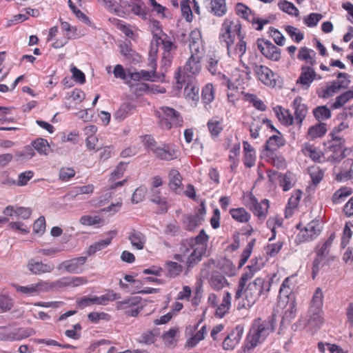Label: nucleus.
I'll use <instances>...</instances> for the list:
<instances>
[{"label": "nucleus", "mask_w": 353, "mask_h": 353, "mask_svg": "<svg viewBox=\"0 0 353 353\" xmlns=\"http://www.w3.org/2000/svg\"><path fill=\"white\" fill-rule=\"evenodd\" d=\"M284 145V139L283 138L281 134L279 132H277V134L270 137L266 141L265 150L274 152Z\"/></svg>", "instance_id": "cd10ccee"}, {"label": "nucleus", "mask_w": 353, "mask_h": 353, "mask_svg": "<svg viewBox=\"0 0 353 353\" xmlns=\"http://www.w3.org/2000/svg\"><path fill=\"white\" fill-rule=\"evenodd\" d=\"M35 156V152L30 145L26 146L23 150L15 153L16 161H28Z\"/></svg>", "instance_id": "a18cd8bd"}, {"label": "nucleus", "mask_w": 353, "mask_h": 353, "mask_svg": "<svg viewBox=\"0 0 353 353\" xmlns=\"http://www.w3.org/2000/svg\"><path fill=\"white\" fill-rule=\"evenodd\" d=\"M335 237V233H332L328 239L322 243L321 246L316 248V255L325 259L328 256Z\"/></svg>", "instance_id": "2f4dec72"}, {"label": "nucleus", "mask_w": 353, "mask_h": 353, "mask_svg": "<svg viewBox=\"0 0 353 353\" xmlns=\"http://www.w3.org/2000/svg\"><path fill=\"white\" fill-rule=\"evenodd\" d=\"M323 15L319 13H311L303 18L304 23L310 28L315 27L322 19Z\"/></svg>", "instance_id": "bf43d9fd"}, {"label": "nucleus", "mask_w": 353, "mask_h": 353, "mask_svg": "<svg viewBox=\"0 0 353 353\" xmlns=\"http://www.w3.org/2000/svg\"><path fill=\"white\" fill-rule=\"evenodd\" d=\"M182 177L179 172L172 169L169 173V187L174 191H176L182 185Z\"/></svg>", "instance_id": "4c0bfd02"}, {"label": "nucleus", "mask_w": 353, "mask_h": 353, "mask_svg": "<svg viewBox=\"0 0 353 353\" xmlns=\"http://www.w3.org/2000/svg\"><path fill=\"white\" fill-rule=\"evenodd\" d=\"M201 43V36L199 30H195L189 35V48L190 52L202 53L200 50Z\"/></svg>", "instance_id": "c85d7f7f"}, {"label": "nucleus", "mask_w": 353, "mask_h": 353, "mask_svg": "<svg viewBox=\"0 0 353 353\" xmlns=\"http://www.w3.org/2000/svg\"><path fill=\"white\" fill-rule=\"evenodd\" d=\"M186 81L187 84L184 88L185 98L188 101H192L196 103L199 99V88L193 83L191 79H186Z\"/></svg>", "instance_id": "b1692460"}, {"label": "nucleus", "mask_w": 353, "mask_h": 353, "mask_svg": "<svg viewBox=\"0 0 353 353\" xmlns=\"http://www.w3.org/2000/svg\"><path fill=\"white\" fill-rule=\"evenodd\" d=\"M208 128L213 137H217L223 130L221 122L216 119L210 120L208 122Z\"/></svg>", "instance_id": "680f3d73"}, {"label": "nucleus", "mask_w": 353, "mask_h": 353, "mask_svg": "<svg viewBox=\"0 0 353 353\" xmlns=\"http://www.w3.org/2000/svg\"><path fill=\"white\" fill-rule=\"evenodd\" d=\"M208 240V235L201 230L196 237L185 239L181 242L179 253L175 254L173 258L185 263V274L202 260L206 253Z\"/></svg>", "instance_id": "f257e3e1"}, {"label": "nucleus", "mask_w": 353, "mask_h": 353, "mask_svg": "<svg viewBox=\"0 0 353 353\" xmlns=\"http://www.w3.org/2000/svg\"><path fill=\"white\" fill-rule=\"evenodd\" d=\"M276 116L282 123L286 125H290L294 123V118L288 110L282 109L279 107V110H276Z\"/></svg>", "instance_id": "49530a36"}, {"label": "nucleus", "mask_w": 353, "mask_h": 353, "mask_svg": "<svg viewBox=\"0 0 353 353\" xmlns=\"http://www.w3.org/2000/svg\"><path fill=\"white\" fill-rule=\"evenodd\" d=\"M168 274L171 277L179 275L183 270V267L176 262L169 261L167 263Z\"/></svg>", "instance_id": "774afa93"}, {"label": "nucleus", "mask_w": 353, "mask_h": 353, "mask_svg": "<svg viewBox=\"0 0 353 353\" xmlns=\"http://www.w3.org/2000/svg\"><path fill=\"white\" fill-rule=\"evenodd\" d=\"M210 285L214 290H221L228 283L225 276L219 272H213L210 279Z\"/></svg>", "instance_id": "7c9ffc66"}, {"label": "nucleus", "mask_w": 353, "mask_h": 353, "mask_svg": "<svg viewBox=\"0 0 353 353\" xmlns=\"http://www.w3.org/2000/svg\"><path fill=\"white\" fill-rule=\"evenodd\" d=\"M257 47L268 59L277 61L281 59V50L269 41L258 39Z\"/></svg>", "instance_id": "1a4fd4ad"}, {"label": "nucleus", "mask_w": 353, "mask_h": 353, "mask_svg": "<svg viewBox=\"0 0 353 353\" xmlns=\"http://www.w3.org/2000/svg\"><path fill=\"white\" fill-rule=\"evenodd\" d=\"M279 7L281 10L290 15L298 16L299 14V10L290 1L283 0L279 3Z\"/></svg>", "instance_id": "5fc2aeb1"}, {"label": "nucleus", "mask_w": 353, "mask_h": 353, "mask_svg": "<svg viewBox=\"0 0 353 353\" xmlns=\"http://www.w3.org/2000/svg\"><path fill=\"white\" fill-rule=\"evenodd\" d=\"M121 296L114 292L113 291H109L107 294H103L101 296H97V305H105L110 301L119 299Z\"/></svg>", "instance_id": "3c124183"}, {"label": "nucleus", "mask_w": 353, "mask_h": 353, "mask_svg": "<svg viewBox=\"0 0 353 353\" xmlns=\"http://www.w3.org/2000/svg\"><path fill=\"white\" fill-rule=\"evenodd\" d=\"M249 205L254 214L260 220H264L266 218L269 208L268 200L263 199L259 203L255 196H251L249 198Z\"/></svg>", "instance_id": "2eb2a0df"}, {"label": "nucleus", "mask_w": 353, "mask_h": 353, "mask_svg": "<svg viewBox=\"0 0 353 353\" xmlns=\"http://www.w3.org/2000/svg\"><path fill=\"white\" fill-rule=\"evenodd\" d=\"M130 12L141 17L143 19H147V13L145 11L144 4L141 1V0H135L132 2Z\"/></svg>", "instance_id": "8fccbe9b"}, {"label": "nucleus", "mask_w": 353, "mask_h": 353, "mask_svg": "<svg viewBox=\"0 0 353 353\" xmlns=\"http://www.w3.org/2000/svg\"><path fill=\"white\" fill-rule=\"evenodd\" d=\"M252 68L259 79L266 85L274 86L276 84L274 72L268 67L251 63Z\"/></svg>", "instance_id": "9d476101"}, {"label": "nucleus", "mask_w": 353, "mask_h": 353, "mask_svg": "<svg viewBox=\"0 0 353 353\" xmlns=\"http://www.w3.org/2000/svg\"><path fill=\"white\" fill-rule=\"evenodd\" d=\"M31 147L40 155L47 156L50 152L51 147L48 141L43 138H38L32 142Z\"/></svg>", "instance_id": "bb28decb"}, {"label": "nucleus", "mask_w": 353, "mask_h": 353, "mask_svg": "<svg viewBox=\"0 0 353 353\" xmlns=\"http://www.w3.org/2000/svg\"><path fill=\"white\" fill-rule=\"evenodd\" d=\"M128 240L134 248L141 250L145 246L146 237L141 232L132 229L128 236Z\"/></svg>", "instance_id": "412c9836"}, {"label": "nucleus", "mask_w": 353, "mask_h": 353, "mask_svg": "<svg viewBox=\"0 0 353 353\" xmlns=\"http://www.w3.org/2000/svg\"><path fill=\"white\" fill-rule=\"evenodd\" d=\"M206 334V327L203 326L193 336L190 337L186 342L188 347H194L199 341L204 339Z\"/></svg>", "instance_id": "6e6d98bb"}, {"label": "nucleus", "mask_w": 353, "mask_h": 353, "mask_svg": "<svg viewBox=\"0 0 353 353\" xmlns=\"http://www.w3.org/2000/svg\"><path fill=\"white\" fill-rule=\"evenodd\" d=\"M12 336L8 337L9 339H11V341H20L23 339L28 338L33 334H35V330L32 329V327H26L23 328L20 327L18 329H15L14 330L12 331Z\"/></svg>", "instance_id": "473e14b6"}, {"label": "nucleus", "mask_w": 353, "mask_h": 353, "mask_svg": "<svg viewBox=\"0 0 353 353\" xmlns=\"http://www.w3.org/2000/svg\"><path fill=\"white\" fill-rule=\"evenodd\" d=\"M214 98L213 85L211 83H208L202 90L201 99L205 103H210L214 100Z\"/></svg>", "instance_id": "603ef678"}, {"label": "nucleus", "mask_w": 353, "mask_h": 353, "mask_svg": "<svg viewBox=\"0 0 353 353\" xmlns=\"http://www.w3.org/2000/svg\"><path fill=\"white\" fill-rule=\"evenodd\" d=\"M285 31L296 42L299 43L303 39V34L300 32L296 28L292 26H286L285 27Z\"/></svg>", "instance_id": "338daca9"}, {"label": "nucleus", "mask_w": 353, "mask_h": 353, "mask_svg": "<svg viewBox=\"0 0 353 353\" xmlns=\"http://www.w3.org/2000/svg\"><path fill=\"white\" fill-rule=\"evenodd\" d=\"M321 227L319 221H312L301 230L298 236L300 240L309 241L316 239L321 233Z\"/></svg>", "instance_id": "ddd939ff"}, {"label": "nucleus", "mask_w": 353, "mask_h": 353, "mask_svg": "<svg viewBox=\"0 0 353 353\" xmlns=\"http://www.w3.org/2000/svg\"><path fill=\"white\" fill-rule=\"evenodd\" d=\"M140 302V298L137 296L130 297L117 303V309L118 310H128L131 307L137 306Z\"/></svg>", "instance_id": "37998d69"}, {"label": "nucleus", "mask_w": 353, "mask_h": 353, "mask_svg": "<svg viewBox=\"0 0 353 353\" xmlns=\"http://www.w3.org/2000/svg\"><path fill=\"white\" fill-rule=\"evenodd\" d=\"M27 269L34 275H41L52 272L54 269V265L51 263H45L41 261H37L34 259L28 260Z\"/></svg>", "instance_id": "9b49d317"}, {"label": "nucleus", "mask_w": 353, "mask_h": 353, "mask_svg": "<svg viewBox=\"0 0 353 353\" xmlns=\"http://www.w3.org/2000/svg\"><path fill=\"white\" fill-rule=\"evenodd\" d=\"M301 70L300 76L296 80V84H300L303 90H307L313 81L315 80L316 73L312 66L307 65H302Z\"/></svg>", "instance_id": "4468645a"}, {"label": "nucleus", "mask_w": 353, "mask_h": 353, "mask_svg": "<svg viewBox=\"0 0 353 353\" xmlns=\"http://www.w3.org/2000/svg\"><path fill=\"white\" fill-rule=\"evenodd\" d=\"M231 303V294L227 292L223 298L221 305L216 310L215 315L219 318H222L228 311Z\"/></svg>", "instance_id": "e433bc0d"}, {"label": "nucleus", "mask_w": 353, "mask_h": 353, "mask_svg": "<svg viewBox=\"0 0 353 353\" xmlns=\"http://www.w3.org/2000/svg\"><path fill=\"white\" fill-rule=\"evenodd\" d=\"M252 264L248 265L245 271L242 274L239 281L238 287H239V292L243 289L245 285L252 282L251 279L253 278L254 274L260 270V267L256 265V259L251 261Z\"/></svg>", "instance_id": "f3484780"}, {"label": "nucleus", "mask_w": 353, "mask_h": 353, "mask_svg": "<svg viewBox=\"0 0 353 353\" xmlns=\"http://www.w3.org/2000/svg\"><path fill=\"white\" fill-rule=\"evenodd\" d=\"M241 25L239 21H234L226 19L222 24L219 39L221 42H225L226 46L234 42L235 34L240 36Z\"/></svg>", "instance_id": "423d86ee"}, {"label": "nucleus", "mask_w": 353, "mask_h": 353, "mask_svg": "<svg viewBox=\"0 0 353 353\" xmlns=\"http://www.w3.org/2000/svg\"><path fill=\"white\" fill-rule=\"evenodd\" d=\"M270 287L271 283L261 277H257L253 281L245 285L241 292H239V287H237L234 299L235 300L242 299L241 302L239 303L238 308L251 307L261 296L267 294Z\"/></svg>", "instance_id": "f03ea898"}, {"label": "nucleus", "mask_w": 353, "mask_h": 353, "mask_svg": "<svg viewBox=\"0 0 353 353\" xmlns=\"http://www.w3.org/2000/svg\"><path fill=\"white\" fill-rule=\"evenodd\" d=\"M121 53L128 59H133L136 55L132 50L130 41L123 42L119 45Z\"/></svg>", "instance_id": "052dcab7"}, {"label": "nucleus", "mask_w": 353, "mask_h": 353, "mask_svg": "<svg viewBox=\"0 0 353 353\" xmlns=\"http://www.w3.org/2000/svg\"><path fill=\"white\" fill-rule=\"evenodd\" d=\"M272 331L273 327L270 321H262L261 319L255 320L246 337L244 352L250 353L258 345L262 343Z\"/></svg>", "instance_id": "7ed1b4c3"}, {"label": "nucleus", "mask_w": 353, "mask_h": 353, "mask_svg": "<svg viewBox=\"0 0 353 353\" xmlns=\"http://www.w3.org/2000/svg\"><path fill=\"white\" fill-rule=\"evenodd\" d=\"M332 139L327 142V149L333 152H342L343 149L344 140L332 134Z\"/></svg>", "instance_id": "c03bdc74"}, {"label": "nucleus", "mask_w": 353, "mask_h": 353, "mask_svg": "<svg viewBox=\"0 0 353 353\" xmlns=\"http://www.w3.org/2000/svg\"><path fill=\"white\" fill-rule=\"evenodd\" d=\"M153 154L158 159L164 161H171L177 157V151L168 144L158 145Z\"/></svg>", "instance_id": "a211bd4d"}, {"label": "nucleus", "mask_w": 353, "mask_h": 353, "mask_svg": "<svg viewBox=\"0 0 353 353\" xmlns=\"http://www.w3.org/2000/svg\"><path fill=\"white\" fill-rule=\"evenodd\" d=\"M307 323L314 327H319L323 323L322 309L310 307L307 314Z\"/></svg>", "instance_id": "5701e85b"}, {"label": "nucleus", "mask_w": 353, "mask_h": 353, "mask_svg": "<svg viewBox=\"0 0 353 353\" xmlns=\"http://www.w3.org/2000/svg\"><path fill=\"white\" fill-rule=\"evenodd\" d=\"M97 1L105 7L110 12H114L119 17H124L126 12L130 11L132 2L119 0H97Z\"/></svg>", "instance_id": "6e6552de"}, {"label": "nucleus", "mask_w": 353, "mask_h": 353, "mask_svg": "<svg viewBox=\"0 0 353 353\" xmlns=\"http://www.w3.org/2000/svg\"><path fill=\"white\" fill-rule=\"evenodd\" d=\"M313 185L316 186L323 179V172L319 167H312L308 169Z\"/></svg>", "instance_id": "4d7b16f0"}, {"label": "nucleus", "mask_w": 353, "mask_h": 353, "mask_svg": "<svg viewBox=\"0 0 353 353\" xmlns=\"http://www.w3.org/2000/svg\"><path fill=\"white\" fill-rule=\"evenodd\" d=\"M327 132L326 125L324 123H320L311 126L307 131V136L311 139H315L323 137Z\"/></svg>", "instance_id": "c9c22d12"}, {"label": "nucleus", "mask_w": 353, "mask_h": 353, "mask_svg": "<svg viewBox=\"0 0 353 353\" xmlns=\"http://www.w3.org/2000/svg\"><path fill=\"white\" fill-rule=\"evenodd\" d=\"M86 256H79L66 260L59 263L57 268L58 270H64L68 273L77 274L81 270L82 265L86 262Z\"/></svg>", "instance_id": "f8f14e48"}, {"label": "nucleus", "mask_w": 353, "mask_h": 353, "mask_svg": "<svg viewBox=\"0 0 353 353\" xmlns=\"http://www.w3.org/2000/svg\"><path fill=\"white\" fill-rule=\"evenodd\" d=\"M112 237L108 239L100 240L94 244L91 245L88 250L89 254H93L97 251H100L104 248H105L108 245H109L111 243Z\"/></svg>", "instance_id": "864d4df0"}, {"label": "nucleus", "mask_w": 353, "mask_h": 353, "mask_svg": "<svg viewBox=\"0 0 353 353\" xmlns=\"http://www.w3.org/2000/svg\"><path fill=\"white\" fill-rule=\"evenodd\" d=\"M136 106L131 103H123L115 112L113 117L118 121H123L135 110Z\"/></svg>", "instance_id": "393cba45"}, {"label": "nucleus", "mask_w": 353, "mask_h": 353, "mask_svg": "<svg viewBox=\"0 0 353 353\" xmlns=\"http://www.w3.org/2000/svg\"><path fill=\"white\" fill-rule=\"evenodd\" d=\"M202 53L191 52V56L183 68H179V72L175 77L178 88H181L182 84L186 82V78L189 79L199 73L201 68L200 63Z\"/></svg>", "instance_id": "20e7f679"}, {"label": "nucleus", "mask_w": 353, "mask_h": 353, "mask_svg": "<svg viewBox=\"0 0 353 353\" xmlns=\"http://www.w3.org/2000/svg\"><path fill=\"white\" fill-rule=\"evenodd\" d=\"M238 39L239 41L235 45L230 43L226 46L228 54L232 59L241 58L246 52V41L244 40L243 36L240 34L238 36Z\"/></svg>", "instance_id": "dca6fc26"}, {"label": "nucleus", "mask_w": 353, "mask_h": 353, "mask_svg": "<svg viewBox=\"0 0 353 353\" xmlns=\"http://www.w3.org/2000/svg\"><path fill=\"white\" fill-rule=\"evenodd\" d=\"M236 12L239 16L250 22L256 30H261L265 25L270 23L268 19H261L255 16L248 6L241 3L236 4Z\"/></svg>", "instance_id": "0eeeda50"}, {"label": "nucleus", "mask_w": 353, "mask_h": 353, "mask_svg": "<svg viewBox=\"0 0 353 353\" xmlns=\"http://www.w3.org/2000/svg\"><path fill=\"white\" fill-rule=\"evenodd\" d=\"M230 214L234 219L241 223H246L250 218V214L243 208L232 209Z\"/></svg>", "instance_id": "a19ab883"}, {"label": "nucleus", "mask_w": 353, "mask_h": 353, "mask_svg": "<svg viewBox=\"0 0 353 353\" xmlns=\"http://www.w3.org/2000/svg\"><path fill=\"white\" fill-rule=\"evenodd\" d=\"M126 181L127 179H123L112 184L107 190L106 192L99 197V205H103L105 203L112 199L114 194V190L118 188L122 187Z\"/></svg>", "instance_id": "f704fd0d"}, {"label": "nucleus", "mask_w": 353, "mask_h": 353, "mask_svg": "<svg viewBox=\"0 0 353 353\" xmlns=\"http://www.w3.org/2000/svg\"><path fill=\"white\" fill-rule=\"evenodd\" d=\"M352 99H353V90L346 91L336 98L335 102L332 104L331 107L333 109H338Z\"/></svg>", "instance_id": "79ce46f5"}, {"label": "nucleus", "mask_w": 353, "mask_h": 353, "mask_svg": "<svg viewBox=\"0 0 353 353\" xmlns=\"http://www.w3.org/2000/svg\"><path fill=\"white\" fill-rule=\"evenodd\" d=\"M154 37H158L160 41V44L162 45V48L164 52L174 53L176 50V46L170 40H167V36L162 32L161 30L159 28L157 31H154Z\"/></svg>", "instance_id": "a878e982"}, {"label": "nucleus", "mask_w": 353, "mask_h": 353, "mask_svg": "<svg viewBox=\"0 0 353 353\" xmlns=\"http://www.w3.org/2000/svg\"><path fill=\"white\" fill-rule=\"evenodd\" d=\"M205 6L216 17H222L227 12L225 0H203Z\"/></svg>", "instance_id": "6ab92c4d"}, {"label": "nucleus", "mask_w": 353, "mask_h": 353, "mask_svg": "<svg viewBox=\"0 0 353 353\" xmlns=\"http://www.w3.org/2000/svg\"><path fill=\"white\" fill-rule=\"evenodd\" d=\"M88 319L93 323H98L101 320L105 321H109L111 316L109 314L101 312H90L88 314Z\"/></svg>", "instance_id": "13d9d810"}, {"label": "nucleus", "mask_w": 353, "mask_h": 353, "mask_svg": "<svg viewBox=\"0 0 353 353\" xmlns=\"http://www.w3.org/2000/svg\"><path fill=\"white\" fill-rule=\"evenodd\" d=\"M323 294L321 289L320 288H317L313 294L310 307L321 308L323 305Z\"/></svg>", "instance_id": "0e129e2a"}, {"label": "nucleus", "mask_w": 353, "mask_h": 353, "mask_svg": "<svg viewBox=\"0 0 353 353\" xmlns=\"http://www.w3.org/2000/svg\"><path fill=\"white\" fill-rule=\"evenodd\" d=\"M314 117L319 121L326 120L331 117L330 110L325 105L319 106L313 110Z\"/></svg>", "instance_id": "09e8293b"}, {"label": "nucleus", "mask_w": 353, "mask_h": 353, "mask_svg": "<svg viewBox=\"0 0 353 353\" xmlns=\"http://www.w3.org/2000/svg\"><path fill=\"white\" fill-rule=\"evenodd\" d=\"M302 101L303 99L300 97H296L293 101L295 122L299 125H301L307 112V106L305 104L303 103Z\"/></svg>", "instance_id": "aec40b11"}, {"label": "nucleus", "mask_w": 353, "mask_h": 353, "mask_svg": "<svg viewBox=\"0 0 353 353\" xmlns=\"http://www.w3.org/2000/svg\"><path fill=\"white\" fill-rule=\"evenodd\" d=\"M315 56V52L306 47L301 48L297 54L299 59L305 61L306 63L310 65V66H313L316 64Z\"/></svg>", "instance_id": "c756f323"}, {"label": "nucleus", "mask_w": 353, "mask_h": 353, "mask_svg": "<svg viewBox=\"0 0 353 353\" xmlns=\"http://www.w3.org/2000/svg\"><path fill=\"white\" fill-rule=\"evenodd\" d=\"M350 75L347 73L344 72H338L337 78L338 79H343L341 80L333 81L334 83L337 85L339 90L341 89H346L348 88L350 81L348 79Z\"/></svg>", "instance_id": "e2e57ef3"}, {"label": "nucleus", "mask_w": 353, "mask_h": 353, "mask_svg": "<svg viewBox=\"0 0 353 353\" xmlns=\"http://www.w3.org/2000/svg\"><path fill=\"white\" fill-rule=\"evenodd\" d=\"M203 221L200 215L184 214L182 218L183 227L186 230L192 231Z\"/></svg>", "instance_id": "4be33fe9"}, {"label": "nucleus", "mask_w": 353, "mask_h": 353, "mask_svg": "<svg viewBox=\"0 0 353 353\" xmlns=\"http://www.w3.org/2000/svg\"><path fill=\"white\" fill-rule=\"evenodd\" d=\"M352 193V189L350 187H343L336 191L332 196V201L335 204L342 203L347 196Z\"/></svg>", "instance_id": "58836bf2"}, {"label": "nucleus", "mask_w": 353, "mask_h": 353, "mask_svg": "<svg viewBox=\"0 0 353 353\" xmlns=\"http://www.w3.org/2000/svg\"><path fill=\"white\" fill-rule=\"evenodd\" d=\"M159 123L163 129L170 130L172 127L182 125L183 119L179 112L172 108L162 106L158 112Z\"/></svg>", "instance_id": "39448f33"}, {"label": "nucleus", "mask_w": 353, "mask_h": 353, "mask_svg": "<svg viewBox=\"0 0 353 353\" xmlns=\"http://www.w3.org/2000/svg\"><path fill=\"white\" fill-rule=\"evenodd\" d=\"M159 45L160 41L158 39V37H154V39L151 41L150 43L148 57L149 65L153 69H156L157 68V56Z\"/></svg>", "instance_id": "72a5a7b5"}, {"label": "nucleus", "mask_w": 353, "mask_h": 353, "mask_svg": "<svg viewBox=\"0 0 353 353\" xmlns=\"http://www.w3.org/2000/svg\"><path fill=\"white\" fill-rule=\"evenodd\" d=\"M104 220L100 216H90L84 215L79 219V223L81 225L92 226L95 225H103Z\"/></svg>", "instance_id": "de8ad7c7"}, {"label": "nucleus", "mask_w": 353, "mask_h": 353, "mask_svg": "<svg viewBox=\"0 0 353 353\" xmlns=\"http://www.w3.org/2000/svg\"><path fill=\"white\" fill-rule=\"evenodd\" d=\"M176 333L177 329L171 328L163 335V340L167 346L171 347L174 345L176 343L175 336Z\"/></svg>", "instance_id": "69168bd1"}, {"label": "nucleus", "mask_w": 353, "mask_h": 353, "mask_svg": "<svg viewBox=\"0 0 353 353\" xmlns=\"http://www.w3.org/2000/svg\"><path fill=\"white\" fill-rule=\"evenodd\" d=\"M150 200L153 203L161 205V212L162 213L167 212L168 208L165 199L161 195L159 190L151 189Z\"/></svg>", "instance_id": "ea45409f"}]
</instances>
